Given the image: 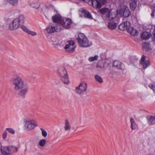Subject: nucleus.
<instances>
[{"label":"nucleus","instance_id":"20e7f679","mask_svg":"<svg viewBox=\"0 0 155 155\" xmlns=\"http://www.w3.org/2000/svg\"><path fill=\"white\" fill-rule=\"evenodd\" d=\"M77 39L80 46L82 47H87L92 45L91 42H90L84 34L80 33L78 34Z\"/></svg>","mask_w":155,"mask_h":155},{"label":"nucleus","instance_id":"1a4fd4ad","mask_svg":"<svg viewBox=\"0 0 155 155\" xmlns=\"http://www.w3.org/2000/svg\"><path fill=\"white\" fill-rule=\"evenodd\" d=\"M120 12L121 14H123V16L126 18L129 16L131 14L129 8L125 6H123L120 9Z\"/></svg>","mask_w":155,"mask_h":155},{"label":"nucleus","instance_id":"bb28decb","mask_svg":"<svg viewBox=\"0 0 155 155\" xmlns=\"http://www.w3.org/2000/svg\"><path fill=\"white\" fill-rule=\"evenodd\" d=\"M31 6L36 9L39 8L40 6V4L38 2H35L31 3L30 4Z\"/></svg>","mask_w":155,"mask_h":155},{"label":"nucleus","instance_id":"4468645a","mask_svg":"<svg viewBox=\"0 0 155 155\" xmlns=\"http://www.w3.org/2000/svg\"><path fill=\"white\" fill-rule=\"evenodd\" d=\"M61 16L59 15H55L52 17V20L54 23H59L60 24V21L62 19Z\"/></svg>","mask_w":155,"mask_h":155},{"label":"nucleus","instance_id":"5701e85b","mask_svg":"<svg viewBox=\"0 0 155 155\" xmlns=\"http://www.w3.org/2000/svg\"><path fill=\"white\" fill-rule=\"evenodd\" d=\"M2 154L1 155H7V146H1L0 149Z\"/></svg>","mask_w":155,"mask_h":155},{"label":"nucleus","instance_id":"9d476101","mask_svg":"<svg viewBox=\"0 0 155 155\" xmlns=\"http://www.w3.org/2000/svg\"><path fill=\"white\" fill-rule=\"evenodd\" d=\"M113 67L117 69L123 70L125 68L124 64L118 61H116L113 62Z\"/></svg>","mask_w":155,"mask_h":155},{"label":"nucleus","instance_id":"0eeeda50","mask_svg":"<svg viewBox=\"0 0 155 155\" xmlns=\"http://www.w3.org/2000/svg\"><path fill=\"white\" fill-rule=\"evenodd\" d=\"M100 12L101 14H103L107 13L106 17L109 20L113 19L115 17V16L113 15L111 12V10L109 11L108 8H101L100 10Z\"/></svg>","mask_w":155,"mask_h":155},{"label":"nucleus","instance_id":"9b49d317","mask_svg":"<svg viewBox=\"0 0 155 155\" xmlns=\"http://www.w3.org/2000/svg\"><path fill=\"white\" fill-rule=\"evenodd\" d=\"M37 125L34 124L31 121H26L25 126L26 129L28 130H32Z\"/></svg>","mask_w":155,"mask_h":155},{"label":"nucleus","instance_id":"ea45409f","mask_svg":"<svg viewBox=\"0 0 155 155\" xmlns=\"http://www.w3.org/2000/svg\"><path fill=\"white\" fill-rule=\"evenodd\" d=\"M99 2H100L101 5L104 4L106 2V0H99Z\"/></svg>","mask_w":155,"mask_h":155},{"label":"nucleus","instance_id":"b1692460","mask_svg":"<svg viewBox=\"0 0 155 155\" xmlns=\"http://www.w3.org/2000/svg\"><path fill=\"white\" fill-rule=\"evenodd\" d=\"M137 7V2L134 0H132L130 4V9L132 10H134Z\"/></svg>","mask_w":155,"mask_h":155},{"label":"nucleus","instance_id":"2eb2a0df","mask_svg":"<svg viewBox=\"0 0 155 155\" xmlns=\"http://www.w3.org/2000/svg\"><path fill=\"white\" fill-rule=\"evenodd\" d=\"M127 31L132 36H136L138 35V32L137 31L134 29L133 27H132L130 26L129 27V28H128Z\"/></svg>","mask_w":155,"mask_h":155},{"label":"nucleus","instance_id":"6e6552de","mask_svg":"<svg viewBox=\"0 0 155 155\" xmlns=\"http://www.w3.org/2000/svg\"><path fill=\"white\" fill-rule=\"evenodd\" d=\"M71 23L72 21L70 18L62 19L60 21V25H61L64 28L67 29L70 27Z\"/></svg>","mask_w":155,"mask_h":155},{"label":"nucleus","instance_id":"f704fd0d","mask_svg":"<svg viewBox=\"0 0 155 155\" xmlns=\"http://www.w3.org/2000/svg\"><path fill=\"white\" fill-rule=\"evenodd\" d=\"M149 86L154 92H155V83L150 84Z\"/></svg>","mask_w":155,"mask_h":155},{"label":"nucleus","instance_id":"393cba45","mask_svg":"<svg viewBox=\"0 0 155 155\" xmlns=\"http://www.w3.org/2000/svg\"><path fill=\"white\" fill-rule=\"evenodd\" d=\"M64 127L65 131L69 130L71 129V125L67 119L65 120V125Z\"/></svg>","mask_w":155,"mask_h":155},{"label":"nucleus","instance_id":"39448f33","mask_svg":"<svg viewBox=\"0 0 155 155\" xmlns=\"http://www.w3.org/2000/svg\"><path fill=\"white\" fill-rule=\"evenodd\" d=\"M67 42L68 44L66 45L64 48L67 52L72 53L74 51L76 47L75 42L73 40L68 41Z\"/></svg>","mask_w":155,"mask_h":155},{"label":"nucleus","instance_id":"473e14b6","mask_svg":"<svg viewBox=\"0 0 155 155\" xmlns=\"http://www.w3.org/2000/svg\"><path fill=\"white\" fill-rule=\"evenodd\" d=\"M41 131L42 135L44 137H46L47 136V133L46 131L43 128H41Z\"/></svg>","mask_w":155,"mask_h":155},{"label":"nucleus","instance_id":"a19ab883","mask_svg":"<svg viewBox=\"0 0 155 155\" xmlns=\"http://www.w3.org/2000/svg\"><path fill=\"white\" fill-rule=\"evenodd\" d=\"M130 121L131 124L135 123V121L133 118H131L130 119Z\"/></svg>","mask_w":155,"mask_h":155},{"label":"nucleus","instance_id":"aec40b11","mask_svg":"<svg viewBox=\"0 0 155 155\" xmlns=\"http://www.w3.org/2000/svg\"><path fill=\"white\" fill-rule=\"evenodd\" d=\"M108 27L111 30L115 29L117 27V24L114 21H111L108 23Z\"/></svg>","mask_w":155,"mask_h":155},{"label":"nucleus","instance_id":"a878e982","mask_svg":"<svg viewBox=\"0 0 155 155\" xmlns=\"http://www.w3.org/2000/svg\"><path fill=\"white\" fill-rule=\"evenodd\" d=\"M11 5L13 6H16L18 4V0H6Z\"/></svg>","mask_w":155,"mask_h":155},{"label":"nucleus","instance_id":"79ce46f5","mask_svg":"<svg viewBox=\"0 0 155 155\" xmlns=\"http://www.w3.org/2000/svg\"><path fill=\"white\" fill-rule=\"evenodd\" d=\"M154 14H155V9L154 10L152 13L151 14V15L152 17H154Z\"/></svg>","mask_w":155,"mask_h":155},{"label":"nucleus","instance_id":"7ed1b4c3","mask_svg":"<svg viewBox=\"0 0 155 155\" xmlns=\"http://www.w3.org/2000/svg\"><path fill=\"white\" fill-rule=\"evenodd\" d=\"M58 74L64 84H68L69 80L67 70L63 66L59 67L58 70Z\"/></svg>","mask_w":155,"mask_h":155},{"label":"nucleus","instance_id":"f03ea898","mask_svg":"<svg viewBox=\"0 0 155 155\" xmlns=\"http://www.w3.org/2000/svg\"><path fill=\"white\" fill-rule=\"evenodd\" d=\"M24 21V16L22 15H19L9 24V29L11 30L18 29L21 25L23 24Z\"/></svg>","mask_w":155,"mask_h":155},{"label":"nucleus","instance_id":"ddd939ff","mask_svg":"<svg viewBox=\"0 0 155 155\" xmlns=\"http://www.w3.org/2000/svg\"><path fill=\"white\" fill-rule=\"evenodd\" d=\"M130 26V23L129 21H127L122 23L119 25V29L122 31H124L127 30V31L129 27Z\"/></svg>","mask_w":155,"mask_h":155},{"label":"nucleus","instance_id":"58836bf2","mask_svg":"<svg viewBox=\"0 0 155 155\" xmlns=\"http://www.w3.org/2000/svg\"><path fill=\"white\" fill-rule=\"evenodd\" d=\"M2 137L4 139H5L7 137V132L6 131H5L3 134Z\"/></svg>","mask_w":155,"mask_h":155},{"label":"nucleus","instance_id":"e433bc0d","mask_svg":"<svg viewBox=\"0 0 155 155\" xmlns=\"http://www.w3.org/2000/svg\"><path fill=\"white\" fill-rule=\"evenodd\" d=\"M137 127L136 123L131 124V127L132 130H135Z\"/></svg>","mask_w":155,"mask_h":155},{"label":"nucleus","instance_id":"cd10ccee","mask_svg":"<svg viewBox=\"0 0 155 155\" xmlns=\"http://www.w3.org/2000/svg\"><path fill=\"white\" fill-rule=\"evenodd\" d=\"M94 78L96 80L100 83L103 82V79L98 74L95 75L94 76Z\"/></svg>","mask_w":155,"mask_h":155},{"label":"nucleus","instance_id":"4c0bfd02","mask_svg":"<svg viewBox=\"0 0 155 155\" xmlns=\"http://www.w3.org/2000/svg\"><path fill=\"white\" fill-rule=\"evenodd\" d=\"M96 67L98 69H101L103 68V66L100 63H98L96 66Z\"/></svg>","mask_w":155,"mask_h":155},{"label":"nucleus","instance_id":"6ab92c4d","mask_svg":"<svg viewBox=\"0 0 155 155\" xmlns=\"http://www.w3.org/2000/svg\"><path fill=\"white\" fill-rule=\"evenodd\" d=\"M93 6L95 8H101V4L97 0H91Z\"/></svg>","mask_w":155,"mask_h":155},{"label":"nucleus","instance_id":"c756f323","mask_svg":"<svg viewBox=\"0 0 155 155\" xmlns=\"http://www.w3.org/2000/svg\"><path fill=\"white\" fill-rule=\"evenodd\" d=\"M46 141L45 139H42L41 140L39 143V144L40 146H44L45 144Z\"/></svg>","mask_w":155,"mask_h":155},{"label":"nucleus","instance_id":"f257e3e1","mask_svg":"<svg viewBox=\"0 0 155 155\" xmlns=\"http://www.w3.org/2000/svg\"><path fill=\"white\" fill-rule=\"evenodd\" d=\"M12 82L14 89L16 91H19L18 95L25 98L29 89L28 85L25 84L23 79L19 76L14 78Z\"/></svg>","mask_w":155,"mask_h":155},{"label":"nucleus","instance_id":"72a5a7b5","mask_svg":"<svg viewBox=\"0 0 155 155\" xmlns=\"http://www.w3.org/2000/svg\"><path fill=\"white\" fill-rule=\"evenodd\" d=\"M6 130L8 131L10 133L12 134H14L15 133V131L13 130V129L10 128H6Z\"/></svg>","mask_w":155,"mask_h":155},{"label":"nucleus","instance_id":"412c9836","mask_svg":"<svg viewBox=\"0 0 155 155\" xmlns=\"http://www.w3.org/2000/svg\"><path fill=\"white\" fill-rule=\"evenodd\" d=\"M58 29L57 28L56 29L55 27L51 25L47 27L46 28V30L48 33H53L54 31H57Z\"/></svg>","mask_w":155,"mask_h":155},{"label":"nucleus","instance_id":"a211bd4d","mask_svg":"<svg viewBox=\"0 0 155 155\" xmlns=\"http://www.w3.org/2000/svg\"><path fill=\"white\" fill-rule=\"evenodd\" d=\"M8 155L12 154L15 151H17V148L13 146H7Z\"/></svg>","mask_w":155,"mask_h":155},{"label":"nucleus","instance_id":"f8f14e48","mask_svg":"<svg viewBox=\"0 0 155 155\" xmlns=\"http://www.w3.org/2000/svg\"><path fill=\"white\" fill-rule=\"evenodd\" d=\"M146 56L143 55L140 60V63L143 66L144 68H146L150 64V62L149 60L145 61Z\"/></svg>","mask_w":155,"mask_h":155},{"label":"nucleus","instance_id":"2f4dec72","mask_svg":"<svg viewBox=\"0 0 155 155\" xmlns=\"http://www.w3.org/2000/svg\"><path fill=\"white\" fill-rule=\"evenodd\" d=\"M109 62H107L105 61L103 64V68L104 69H106L109 66Z\"/></svg>","mask_w":155,"mask_h":155},{"label":"nucleus","instance_id":"f3484780","mask_svg":"<svg viewBox=\"0 0 155 155\" xmlns=\"http://www.w3.org/2000/svg\"><path fill=\"white\" fill-rule=\"evenodd\" d=\"M147 122L149 125L155 124V116H150L147 117Z\"/></svg>","mask_w":155,"mask_h":155},{"label":"nucleus","instance_id":"4be33fe9","mask_svg":"<svg viewBox=\"0 0 155 155\" xmlns=\"http://www.w3.org/2000/svg\"><path fill=\"white\" fill-rule=\"evenodd\" d=\"M82 12L83 13L84 17L90 19H92V17L89 12L84 9L82 10Z\"/></svg>","mask_w":155,"mask_h":155},{"label":"nucleus","instance_id":"dca6fc26","mask_svg":"<svg viewBox=\"0 0 155 155\" xmlns=\"http://www.w3.org/2000/svg\"><path fill=\"white\" fill-rule=\"evenodd\" d=\"M151 36V34L145 31L143 32L141 35L142 39L143 40H147L149 39Z\"/></svg>","mask_w":155,"mask_h":155},{"label":"nucleus","instance_id":"7c9ffc66","mask_svg":"<svg viewBox=\"0 0 155 155\" xmlns=\"http://www.w3.org/2000/svg\"><path fill=\"white\" fill-rule=\"evenodd\" d=\"M21 28L24 31L26 32L27 33H28V31L29 30L24 25H21Z\"/></svg>","mask_w":155,"mask_h":155},{"label":"nucleus","instance_id":"c9c22d12","mask_svg":"<svg viewBox=\"0 0 155 155\" xmlns=\"http://www.w3.org/2000/svg\"><path fill=\"white\" fill-rule=\"evenodd\" d=\"M27 33H28L29 34L33 36H35L37 34L36 32L31 31L30 30H29Z\"/></svg>","mask_w":155,"mask_h":155},{"label":"nucleus","instance_id":"37998d69","mask_svg":"<svg viewBox=\"0 0 155 155\" xmlns=\"http://www.w3.org/2000/svg\"><path fill=\"white\" fill-rule=\"evenodd\" d=\"M153 36L154 37H155V30H154L153 32Z\"/></svg>","mask_w":155,"mask_h":155},{"label":"nucleus","instance_id":"423d86ee","mask_svg":"<svg viewBox=\"0 0 155 155\" xmlns=\"http://www.w3.org/2000/svg\"><path fill=\"white\" fill-rule=\"evenodd\" d=\"M87 88V84L84 82H83L81 83L79 86L76 88L75 91L78 94H83L84 92L86 91Z\"/></svg>","mask_w":155,"mask_h":155},{"label":"nucleus","instance_id":"c85d7f7f","mask_svg":"<svg viewBox=\"0 0 155 155\" xmlns=\"http://www.w3.org/2000/svg\"><path fill=\"white\" fill-rule=\"evenodd\" d=\"M98 58L97 55H96L94 57H91L88 58V60L90 62H92L95 60H97Z\"/></svg>","mask_w":155,"mask_h":155}]
</instances>
